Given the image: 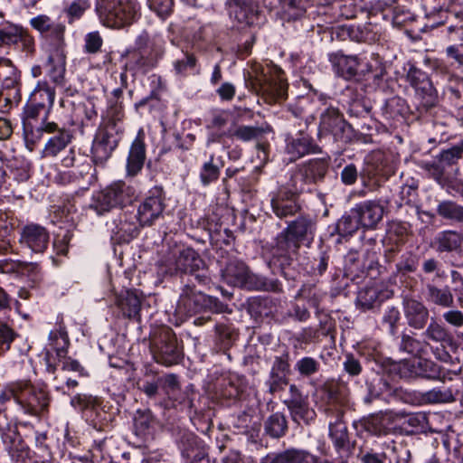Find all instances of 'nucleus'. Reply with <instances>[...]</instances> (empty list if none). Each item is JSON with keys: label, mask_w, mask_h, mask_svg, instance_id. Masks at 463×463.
Listing matches in <instances>:
<instances>
[{"label": "nucleus", "mask_w": 463, "mask_h": 463, "mask_svg": "<svg viewBox=\"0 0 463 463\" xmlns=\"http://www.w3.org/2000/svg\"><path fill=\"white\" fill-rule=\"evenodd\" d=\"M425 301L441 308H449L454 305V296L449 287L439 288L433 281L424 282L421 288Z\"/></svg>", "instance_id": "18"}, {"label": "nucleus", "mask_w": 463, "mask_h": 463, "mask_svg": "<svg viewBox=\"0 0 463 463\" xmlns=\"http://www.w3.org/2000/svg\"><path fill=\"white\" fill-rule=\"evenodd\" d=\"M117 305L128 318H138L141 301L134 291H127L124 296L118 298Z\"/></svg>", "instance_id": "28"}, {"label": "nucleus", "mask_w": 463, "mask_h": 463, "mask_svg": "<svg viewBox=\"0 0 463 463\" xmlns=\"http://www.w3.org/2000/svg\"><path fill=\"white\" fill-rule=\"evenodd\" d=\"M271 130L269 125L265 126H245L237 125L232 123L231 127L222 133L218 135V140L222 137L235 138L242 142H250L257 140L263 136V134Z\"/></svg>", "instance_id": "17"}, {"label": "nucleus", "mask_w": 463, "mask_h": 463, "mask_svg": "<svg viewBox=\"0 0 463 463\" xmlns=\"http://www.w3.org/2000/svg\"><path fill=\"white\" fill-rule=\"evenodd\" d=\"M134 189L122 181L111 184L93 196L91 206L98 213L108 212L112 208L123 207L132 202Z\"/></svg>", "instance_id": "9"}, {"label": "nucleus", "mask_w": 463, "mask_h": 463, "mask_svg": "<svg viewBox=\"0 0 463 463\" xmlns=\"http://www.w3.org/2000/svg\"><path fill=\"white\" fill-rule=\"evenodd\" d=\"M310 184V182L307 178V174H303L298 167V169L292 174L286 186H282L281 188L288 190L291 194L298 197L299 194L306 190H309Z\"/></svg>", "instance_id": "35"}, {"label": "nucleus", "mask_w": 463, "mask_h": 463, "mask_svg": "<svg viewBox=\"0 0 463 463\" xmlns=\"http://www.w3.org/2000/svg\"><path fill=\"white\" fill-rule=\"evenodd\" d=\"M419 377L440 380L444 378L441 367L431 360L419 359Z\"/></svg>", "instance_id": "37"}, {"label": "nucleus", "mask_w": 463, "mask_h": 463, "mask_svg": "<svg viewBox=\"0 0 463 463\" xmlns=\"http://www.w3.org/2000/svg\"><path fill=\"white\" fill-rule=\"evenodd\" d=\"M329 61L335 73L346 80H350L357 74L360 65L357 56H348L341 52H334L329 54Z\"/></svg>", "instance_id": "23"}, {"label": "nucleus", "mask_w": 463, "mask_h": 463, "mask_svg": "<svg viewBox=\"0 0 463 463\" xmlns=\"http://www.w3.org/2000/svg\"><path fill=\"white\" fill-rule=\"evenodd\" d=\"M330 437L337 449H344L348 443L346 427L342 423L329 425Z\"/></svg>", "instance_id": "44"}, {"label": "nucleus", "mask_w": 463, "mask_h": 463, "mask_svg": "<svg viewBox=\"0 0 463 463\" xmlns=\"http://www.w3.org/2000/svg\"><path fill=\"white\" fill-rule=\"evenodd\" d=\"M207 310L217 314L232 313L217 298L197 291L189 285L184 286L175 307L176 314L188 317Z\"/></svg>", "instance_id": "4"}, {"label": "nucleus", "mask_w": 463, "mask_h": 463, "mask_svg": "<svg viewBox=\"0 0 463 463\" xmlns=\"http://www.w3.org/2000/svg\"><path fill=\"white\" fill-rule=\"evenodd\" d=\"M421 398L427 403L449 402L453 400V394L449 390L432 389L422 393Z\"/></svg>", "instance_id": "47"}, {"label": "nucleus", "mask_w": 463, "mask_h": 463, "mask_svg": "<svg viewBox=\"0 0 463 463\" xmlns=\"http://www.w3.org/2000/svg\"><path fill=\"white\" fill-rule=\"evenodd\" d=\"M95 11L103 24L111 28L130 24L137 15L132 0H95Z\"/></svg>", "instance_id": "6"}, {"label": "nucleus", "mask_w": 463, "mask_h": 463, "mask_svg": "<svg viewBox=\"0 0 463 463\" xmlns=\"http://www.w3.org/2000/svg\"><path fill=\"white\" fill-rule=\"evenodd\" d=\"M400 320V311L395 307H389L383 317V324L386 326L391 335L397 333V323Z\"/></svg>", "instance_id": "53"}, {"label": "nucleus", "mask_w": 463, "mask_h": 463, "mask_svg": "<svg viewBox=\"0 0 463 463\" xmlns=\"http://www.w3.org/2000/svg\"><path fill=\"white\" fill-rule=\"evenodd\" d=\"M415 93L420 99L422 105L431 107L437 99V91L430 80L421 82L415 89Z\"/></svg>", "instance_id": "39"}, {"label": "nucleus", "mask_w": 463, "mask_h": 463, "mask_svg": "<svg viewBox=\"0 0 463 463\" xmlns=\"http://www.w3.org/2000/svg\"><path fill=\"white\" fill-rule=\"evenodd\" d=\"M349 35L356 42L372 43L376 39V34L370 24L350 27Z\"/></svg>", "instance_id": "41"}, {"label": "nucleus", "mask_w": 463, "mask_h": 463, "mask_svg": "<svg viewBox=\"0 0 463 463\" xmlns=\"http://www.w3.org/2000/svg\"><path fill=\"white\" fill-rule=\"evenodd\" d=\"M124 111L121 103L109 101V106L107 109L106 116L103 117L102 122L105 125H116L124 130Z\"/></svg>", "instance_id": "38"}, {"label": "nucleus", "mask_w": 463, "mask_h": 463, "mask_svg": "<svg viewBox=\"0 0 463 463\" xmlns=\"http://www.w3.org/2000/svg\"><path fill=\"white\" fill-rule=\"evenodd\" d=\"M43 362L46 367V371L56 378L55 373L58 363V347L54 343H51L49 346H46L43 352Z\"/></svg>", "instance_id": "46"}, {"label": "nucleus", "mask_w": 463, "mask_h": 463, "mask_svg": "<svg viewBox=\"0 0 463 463\" xmlns=\"http://www.w3.org/2000/svg\"><path fill=\"white\" fill-rule=\"evenodd\" d=\"M9 392L27 413L37 414L48 405L46 392L33 385L30 381L21 380L11 383Z\"/></svg>", "instance_id": "8"}, {"label": "nucleus", "mask_w": 463, "mask_h": 463, "mask_svg": "<svg viewBox=\"0 0 463 463\" xmlns=\"http://www.w3.org/2000/svg\"><path fill=\"white\" fill-rule=\"evenodd\" d=\"M318 392L323 393V399L328 403L335 402L338 400V388L334 383H326Z\"/></svg>", "instance_id": "62"}, {"label": "nucleus", "mask_w": 463, "mask_h": 463, "mask_svg": "<svg viewBox=\"0 0 463 463\" xmlns=\"http://www.w3.org/2000/svg\"><path fill=\"white\" fill-rule=\"evenodd\" d=\"M315 222L312 218L300 216L288 224L286 230V241L293 243L294 251L298 248V242L312 236Z\"/></svg>", "instance_id": "21"}, {"label": "nucleus", "mask_w": 463, "mask_h": 463, "mask_svg": "<svg viewBox=\"0 0 463 463\" xmlns=\"http://www.w3.org/2000/svg\"><path fill=\"white\" fill-rule=\"evenodd\" d=\"M55 100V90L47 85L41 86L33 94V99L24 109V114L28 118H35L41 109L47 106L52 107Z\"/></svg>", "instance_id": "22"}, {"label": "nucleus", "mask_w": 463, "mask_h": 463, "mask_svg": "<svg viewBox=\"0 0 463 463\" xmlns=\"http://www.w3.org/2000/svg\"><path fill=\"white\" fill-rule=\"evenodd\" d=\"M462 242V236L453 231H445L440 232L437 237V250L439 252L443 251H453L458 250Z\"/></svg>", "instance_id": "32"}, {"label": "nucleus", "mask_w": 463, "mask_h": 463, "mask_svg": "<svg viewBox=\"0 0 463 463\" xmlns=\"http://www.w3.org/2000/svg\"><path fill=\"white\" fill-rule=\"evenodd\" d=\"M320 364L313 357L306 356L295 364V369L303 377H310L319 371Z\"/></svg>", "instance_id": "43"}, {"label": "nucleus", "mask_w": 463, "mask_h": 463, "mask_svg": "<svg viewBox=\"0 0 463 463\" xmlns=\"http://www.w3.org/2000/svg\"><path fill=\"white\" fill-rule=\"evenodd\" d=\"M400 347L409 354H419L422 350V344L409 335H402Z\"/></svg>", "instance_id": "58"}, {"label": "nucleus", "mask_w": 463, "mask_h": 463, "mask_svg": "<svg viewBox=\"0 0 463 463\" xmlns=\"http://www.w3.org/2000/svg\"><path fill=\"white\" fill-rule=\"evenodd\" d=\"M149 348L155 361L165 366H172L182 359V349L179 347L174 331L166 326L154 327L149 335Z\"/></svg>", "instance_id": "3"}, {"label": "nucleus", "mask_w": 463, "mask_h": 463, "mask_svg": "<svg viewBox=\"0 0 463 463\" xmlns=\"http://www.w3.org/2000/svg\"><path fill=\"white\" fill-rule=\"evenodd\" d=\"M419 359L402 360L398 364V373L402 378L419 377Z\"/></svg>", "instance_id": "52"}, {"label": "nucleus", "mask_w": 463, "mask_h": 463, "mask_svg": "<svg viewBox=\"0 0 463 463\" xmlns=\"http://www.w3.org/2000/svg\"><path fill=\"white\" fill-rule=\"evenodd\" d=\"M449 80L450 85L448 86L447 90L450 93V99L455 101L461 99L460 87H463V78L453 74Z\"/></svg>", "instance_id": "61"}, {"label": "nucleus", "mask_w": 463, "mask_h": 463, "mask_svg": "<svg viewBox=\"0 0 463 463\" xmlns=\"http://www.w3.org/2000/svg\"><path fill=\"white\" fill-rule=\"evenodd\" d=\"M213 158L211 156L209 162H206L203 165L200 178L201 182L203 185H208L212 182L218 179L220 175V169L217 165L213 164Z\"/></svg>", "instance_id": "50"}, {"label": "nucleus", "mask_w": 463, "mask_h": 463, "mask_svg": "<svg viewBox=\"0 0 463 463\" xmlns=\"http://www.w3.org/2000/svg\"><path fill=\"white\" fill-rule=\"evenodd\" d=\"M146 159V146L139 132L136 139L133 141L127 162L128 175L135 176L143 168Z\"/></svg>", "instance_id": "25"}, {"label": "nucleus", "mask_w": 463, "mask_h": 463, "mask_svg": "<svg viewBox=\"0 0 463 463\" xmlns=\"http://www.w3.org/2000/svg\"><path fill=\"white\" fill-rule=\"evenodd\" d=\"M30 24L41 33H48L55 31V24L50 19L49 16L44 14L32 18Z\"/></svg>", "instance_id": "55"}, {"label": "nucleus", "mask_w": 463, "mask_h": 463, "mask_svg": "<svg viewBox=\"0 0 463 463\" xmlns=\"http://www.w3.org/2000/svg\"><path fill=\"white\" fill-rule=\"evenodd\" d=\"M137 49L128 53L126 67L134 74L146 73L163 57L164 43L160 39L150 41L146 34H142L137 38Z\"/></svg>", "instance_id": "5"}, {"label": "nucleus", "mask_w": 463, "mask_h": 463, "mask_svg": "<svg viewBox=\"0 0 463 463\" xmlns=\"http://www.w3.org/2000/svg\"><path fill=\"white\" fill-rule=\"evenodd\" d=\"M437 213L439 216L451 221L463 222V206L452 201L439 203Z\"/></svg>", "instance_id": "36"}, {"label": "nucleus", "mask_w": 463, "mask_h": 463, "mask_svg": "<svg viewBox=\"0 0 463 463\" xmlns=\"http://www.w3.org/2000/svg\"><path fill=\"white\" fill-rule=\"evenodd\" d=\"M266 434L274 439L283 437L288 430L286 417L280 412H275L268 417L264 424Z\"/></svg>", "instance_id": "30"}, {"label": "nucleus", "mask_w": 463, "mask_h": 463, "mask_svg": "<svg viewBox=\"0 0 463 463\" xmlns=\"http://www.w3.org/2000/svg\"><path fill=\"white\" fill-rule=\"evenodd\" d=\"M352 127L339 109L327 108L320 116L319 134L331 135L335 141L347 142L351 138Z\"/></svg>", "instance_id": "11"}, {"label": "nucleus", "mask_w": 463, "mask_h": 463, "mask_svg": "<svg viewBox=\"0 0 463 463\" xmlns=\"http://www.w3.org/2000/svg\"><path fill=\"white\" fill-rule=\"evenodd\" d=\"M222 277L224 282L233 287L267 291L279 290V284L277 280L267 281L264 278L252 274L248 266L238 260L229 261L222 271Z\"/></svg>", "instance_id": "7"}, {"label": "nucleus", "mask_w": 463, "mask_h": 463, "mask_svg": "<svg viewBox=\"0 0 463 463\" xmlns=\"http://www.w3.org/2000/svg\"><path fill=\"white\" fill-rule=\"evenodd\" d=\"M19 242L35 253H42L48 246L49 233L44 227L30 223L22 228Z\"/></svg>", "instance_id": "15"}, {"label": "nucleus", "mask_w": 463, "mask_h": 463, "mask_svg": "<svg viewBox=\"0 0 463 463\" xmlns=\"http://www.w3.org/2000/svg\"><path fill=\"white\" fill-rule=\"evenodd\" d=\"M154 418L149 410H138L134 417V430L136 435L145 439L151 434Z\"/></svg>", "instance_id": "31"}, {"label": "nucleus", "mask_w": 463, "mask_h": 463, "mask_svg": "<svg viewBox=\"0 0 463 463\" xmlns=\"http://www.w3.org/2000/svg\"><path fill=\"white\" fill-rule=\"evenodd\" d=\"M63 350L60 348V363L62 364V371L63 372H72L76 373L78 376H87V373L85 369L80 365V364L74 359H71L70 357H64L61 359V353Z\"/></svg>", "instance_id": "56"}, {"label": "nucleus", "mask_w": 463, "mask_h": 463, "mask_svg": "<svg viewBox=\"0 0 463 463\" xmlns=\"http://www.w3.org/2000/svg\"><path fill=\"white\" fill-rule=\"evenodd\" d=\"M14 337L13 329L5 324L0 325V354L9 350Z\"/></svg>", "instance_id": "57"}, {"label": "nucleus", "mask_w": 463, "mask_h": 463, "mask_svg": "<svg viewBox=\"0 0 463 463\" xmlns=\"http://www.w3.org/2000/svg\"><path fill=\"white\" fill-rule=\"evenodd\" d=\"M285 404L290 411L292 420L300 424H309L316 419V411L308 406L306 400L304 401H285Z\"/></svg>", "instance_id": "26"}, {"label": "nucleus", "mask_w": 463, "mask_h": 463, "mask_svg": "<svg viewBox=\"0 0 463 463\" xmlns=\"http://www.w3.org/2000/svg\"><path fill=\"white\" fill-rule=\"evenodd\" d=\"M147 2L149 8L163 19L173 11L174 0H147Z\"/></svg>", "instance_id": "54"}, {"label": "nucleus", "mask_w": 463, "mask_h": 463, "mask_svg": "<svg viewBox=\"0 0 463 463\" xmlns=\"http://www.w3.org/2000/svg\"><path fill=\"white\" fill-rule=\"evenodd\" d=\"M225 5L231 15L241 25L252 26L261 23V12L257 0H227Z\"/></svg>", "instance_id": "13"}, {"label": "nucleus", "mask_w": 463, "mask_h": 463, "mask_svg": "<svg viewBox=\"0 0 463 463\" xmlns=\"http://www.w3.org/2000/svg\"><path fill=\"white\" fill-rule=\"evenodd\" d=\"M89 7L90 4L88 0H75L70 5L66 13L71 19H78Z\"/></svg>", "instance_id": "59"}, {"label": "nucleus", "mask_w": 463, "mask_h": 463, "mask_svg": "<svg viewBox=\"0 0 463 463\" xmlns=\"http://www.w3.org/2000/svg\"><path fill=\"white\" fill-rule=\"evenodd\" d=\"M165 272L169 275L191 274L201 284L209 281L204 261L192 248L175 247L164 260Z\"/></svg>", "instance_id": "2"}, {"label": "nucleus", "mask_w": 463, "mask_h": 463, "mask_svg": "<svg viewBox=\"0 0 463 463\" xmlns=\"http://www.w3.org/2000/svg\"><path fill=\"white\" fill-rule=\"evenodd\" d=\"M423 336L431 341L439 343L447 341L449 338V334L443 326L432 320L423 332Z\"/></svg>", "instance_id": "42"}, {"label": "nucleus", "mask_w": 463, "mask_h": 463, "mask_svg": "<svg viewBox=\"0 0 463 463\" xmlns=\"http://www.w3.org/2000/svg\"><path fill=\"white\" fill-rule=\"evenodd\" d=\"M310 460L317 461V458L307 450L292 448L276 454L269 463H310Z\"/></svg>", "instance_id": "29"}, {"label": "nucleus", "mask_w": 463, "mask_h": 463, "mask_svg": "<svg viewBox=\"0 0 463 463\" xmlns=\"http://www.w3.org/2000/svg\"><path fill=\"white\" fill-rule=\"evenodd\" d=\"M407 80L410 82L411 86L413 89H415L420 84H421V82H424L430 79H429L428 75L425 72H423L422 71H420L415 67H411V68H410V70L407 73Z\"/></svg>", "instance_id": "63"}, {"label": "nucleus", "mask_w": 463, "mask_h": 463, "mask_svg": "<svg viewBox=\"0 0 463 463\" xmlns=\"http://www.w3.org/2000/svg\"><path fill=\"white\" fill-rule=\"evenodd\" d=\"M443 319L455 327L463 326V313L457 309H449L443 313Z\"/></svg>", "instance_id": "64"}, {"label": "nucleus", "mask_w": 463, "mask_h": 463, "mask_svg": "<svg viewBox=\"0 0 463 463\" xmlns=\"http://www.w3.org/2000/svg\"><path fill=\"white\" fill-rule=\"evenodd\" d=\"M310 184V182L307 178V174H303L298 167V169L292 174L286 186H282L281 188L288 190L291 194L298 197L299 194L306 190H309Z\"/></svg>", "instance_id": "34"}, {"label": "nucleus", "mask_w": 463, "mask_h": 463, "mask_svg": "<svg viewBox=\"0 0 463 463\" xmlns=\"http://www.w3.org/2000/svg\"><path fill=\"white\" fill-rule=\"evenodd\" d=\"M359 227H361V222L354 214L344 215L337 223V230L342 235H351L354 233Z\"/></svg>", "instance_id": "49"}, {"label": "nucleus", "mask_w": 463, "mask_h": 463, "mask_svg": "<svg viewBox=\"0 0 463 463\" xmlns=\"http://www.w3.org/2000/svg\"><path fill=\"white\" fill-rule=\"evenodd\" d=\"M267 384L270 393L282 390L283 386L287 384L286 374L270 372Z\"/></svg>", "instance_id": "60"}, {"label": "nucleus", "mask_w": 463, "mask_h": 463, "mask_svg": "<svg viewBox=\"0 0 463 463\" xmlns=\"http://www.w3.org/2000/svg\"><path fill=\"white\" fill-rule=\"evenodd\" d=\"M401 417L400 414L392 411H381L366 418L364 420V427L373 435H387L396 430V422Z\"/></svg>", "instance_id": "16"}, {"label": "nucleus", "mask_w": 463, "mask_h": 463, "mask_svg": "<svg viewBox=\"0 0 463 463\" xmlns=\"http://www.w3.org/2000/svg\"><path fill=\"white\" fill-rule=\"evenodd\" d=\"M302 173L307 174V178L311 184L322 181L328 169V162L323 158L309 160L298 166Z\"/></svg>", "instance_id": "27"}, {"label": "nucleus", "mask_w": 463, "mask_h": 463, "mask_svg": "<svg viewBox=\"0 0 463 463\" xmlns=\"http://www.w3.org/2000/svg\"><path fill=\"white\" fill-rule=\"evenodd\" d=\"M351 213L359 219L364 229H374L383 217L384 208L380 202L368 200L357 203Z\"/></svg>", "instance_id": "14"}, {"label": "nucleus", "mask_w": 463, "mask_h": 463, "mask_svg": "<svg viewBox=\"0 0 463 463\" xmlns=\"http://www.w3.org/2000/svg\"><path fill=\"white\" fill-rule=\"evenodd\" d=\"M165 208L163 189L154 187L149 194L139 204L137 209V221L139 225L151 226L156 221L163 216Z\"/></svg>", "instance_id": "12"}, {"label": "nucleus", "mask_w": 463, "mask_h": 463, "mask_svg": "<svg viewBox=\"0 0 463 463\" xmlns=\"http://www.w3.org/2000/svg\"><path fill=\"white\" fill-rule=\"evenodd\" d=\"M196 58L194 54L184 52L181 58L174 61V69L177 75L185 76L189 71L194 69Z\"/></svg>", "instance_id": "45"}, {"label": "nucleus", "mask_w": 463, "mask_h": 463, "mask_svg": "<svg viewBox=\"0 0 463 463\" xmlns=\"http://www.w3.org/2000/svg\"><path fill=\"white\" fill-rule=\"evenodd\" d=\"M403 309L409 326L418 330L425 327L430 313L422 302L414 298H405Z\"/></svg>", "instance_id": "19"}, {"label": "nucleus", "mask_w": 463, "mask_h": 463, "mask_svg": "<svg viewBox=\"0 0 463 463\" xmlns=\"http://www.w3.org/2000/svg\"><path fill=\"white\" fill-rule=\"evenodd\" d=\"M124 130L114 125L108 126L103 123L98 128L91 147L96 162L102 163L107 160L112 151L118 146Z\"/></svg>", "instance_id": "10"}, {"label": "nucleus", "mask_w": 463, "mask_h": 463, "mask_svg": "<svg viewBox=\"0 0 463 463\" xmlns=\"http://www.w3.org/2000/svg\"><path fill=\"white\" fill-rule=\"evenodd\" d=\"M423 168L439 184L444 186L447 184L446 169L439 161L425 163Z\"/></svg>", "instance_id": "51"}, {"label": "nucleus", "mask_w": 463, "mask_h": 463, "mask_svg": "<svg viewBox=\"0 0 463 463\" xmlns=\"http://www.w3.org/2000/svg\"><path fill=\"white\" fill-rule=\"evenodd\" d=\"M271 207L273 213L279 218H286L296 214L300 206L298 203V197L291 194L287 189L281 187L277 194L271 199Z\"/></svg>", "instance_id": "20"}, {"label": "nucleus", "mask_w": 463, "mask_h": 463, "mask_svg": "<svg viewBox=\"0 0 463 463\" xmlns=\"http://www.w3.org/2000/svg\"><path fill=\"white\" fill-rule=\"evenodd\" d=\"M23 28L12 24H5L0 26V45L17 43L21 38Z\"/></svg>", "instance_id": "40"}, {"label": "nucleus", "mask_w": 463, "mask_h": 463, "mask_svg": "<svg viewBox=\"0 0 463 463\" xmlns=\"http://www.w3.org/2000/svg\"><path fill=\"white\" fill-rule=\"evenodd\" d=\"M246 84L269 104L285 99L287 96V83L278 68H256L254 73L249 75Z\"/></svg>", "instance_id": "1"}, {"label": "nucleus", "mask_w": 463, "mask_h": 463, "mask_svg": "<svg viewBox=\"0 0 463 463\" xmlns=\"http://www.w3.org/2000/svg\"><path fill=\"white\" fill-rule=\"evenodd\" d=\"M317 146L313 143L312 138L305 134L298 133L297 137L287 139L286 151L290 156V160H297L307 154L317 152Z\"/></svg>", "instance_id": "24"}, {"label": "nucleus", "mask_w": 463, "mask_h": 463, "mask_svg": "<svg viewBox=\"0 0 463 463\" xmlns=\"http://www.w3.org/2000/svg\"><path fill=\"white\" fill-rule=\"evenodd\" d=\"M381 290L377 286H369L359 290L357 304L364 309H371L377 305L381 299Z\"/></svg>", "instance_id": "33"}, {"label": "nucleus", "mask_w": 463, "mask_h": 463, "mask_svg": "<svg viewBox=\"0 0 463 463\" xmlns=\"http://www.w3.org/2000/svg\"><path fill=\"white\" fill-rule=\"evenodd\" d=\"M463 146H455L449 149L444 150L439 154V162L444 165L446 169L452 166L462 157Z\"/></svg>", "instance_id": "48"}]
</instances>
